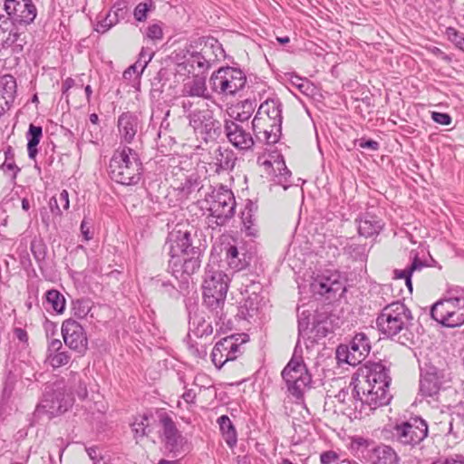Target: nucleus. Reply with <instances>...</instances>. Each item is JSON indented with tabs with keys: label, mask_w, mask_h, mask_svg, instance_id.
Listing matches in <instances>:
<instances>
[{
	"label": "nucleus",
	"mask_w": 464,
	"mask_h": 464,
	"mask_svg": "<svg viewBox=\"0 0 464 464\" xmlns=\"http://www.w3.org/2000/svg\"><path fill=\"white\" fill-rule=\"evenodd\" d=\"M389 370L382 362L360 367L352 377L353 402L355 418L369 415L377 408L389 403L392 396L388 391L391 383Z\"/></svg>",
	"instance_id": "1"
},
{
	"label": "nucleus",
	"mask_w": 464,
	"mask_h": 464,
	"mask_svg": "<svg viewBox=\"0 0 464 464\" xmlns=\"http://www.w3.org/2000/svg\"><path fill=\"white\" fill-rule=\"evenodd\" d=\"M169 266L176 278L189 276L200 267L202 255L198 231L194 227L178 229L169 234Z\"/></svg>",
	"instance_id": "2"
},
{
	"label": "nucleus",
	"mask_w": 464,
	"mask_h": 464,
	"mask_svg": "<svg viewBox=\"0 0 464 464\" xmlns=\"http://www.w3.org/2000/svg\"><path fill=\"white\" fill-rule=\"evenodd\" d=\"M222 57L224 50L217 39L192 41L176 53L178 72L204 75Z\"/></svg>",
	"instance_id": "3"
},
{
	"label": "nucleus",
	"mask_w": 464,
	"mask_h": 464,
	"mask_svg": "<svg viewBox=\"0 0 464 464\" xmlns=\"http://www.w3.org/2000/svg\"><path fill=\"white\" fill-rule=\"evenodd\" d=\"M376 325L382 334L389 338H397L403 345L413 343L414 334L411 330L413 316L401 302H393L384 306L376 319Z\"/></svg>",
	"instance_id": "4"
},
{
	"label": "nucleus",
	"mask_w": 464,
	"mask_h": 464,
	"mask_svg": "<svg viewBox=\"0 0 464 464\" xmlns=\"http://www.w3.org/2000/svg\"><path fill=\"white\" fill-rule=\"evenodd\" d=\"M228 281V276L223 271L208 267L205 272L202 285L204 303L213 313L219 331L231 325L230 320L227 318V312L224 311Z\"/></svg>",
	"instance_id": "5"
},
{
	"label": "nucleus",
	"mask_w": 464,
	"mask_h": 464,
	"mask_svg": "<svg viewBox=\"0 0 464 464\" xmlns=\"http://www.w3.org/2000/svg\"><path fill=\"white\" fill-rule=\"evenodd\" d=\"M110 175L117 183L137 184L141 175V163L137 153L129 147L115 151L110 161Z\"/></svg>",
	"instance_id": "6"
},
{
	"label": "nucleus",
	"mask_w": 464,
	"mask_h": 464,
	"mask_svg": "<svg viewBox=\"0 0 464 464\" xmlns=\"http://www.w3.org/2000/svg\"><path fill=\"white\" fill-rule=\"evenodd\" d=\"M208 203L207 223L212 229L225 226L234 216L236 199L232 190L219 186L212 190L207 199Z\"/></svg>",
	"instance_id": "7"
},
{
	"label": "nucleus",
	"mask_w": 464,
	"mask_h": 464,
	"mask_svg": "<svg viewBox=\"0 0 464 464\" xmlns=\"http://www.w3.org/2000/svg\"><path fill=\"white\" fill-rule=\"evenodd\" d=\"M289 392L296 399H301L305 389L309 387L312 377L303 359V350L297 342L292 358L282 371Z\"/></svg>",
	"instance_id": "8"
},
{
	"label": "nucleus",
	"mask_w": 464,
	"mask_h": 464,
	"mask_svg": "<svg viewBox=\"0 0 464 464\" xmlns=\"http://www.w3.org/2000/svg\"><path fill=\"white\" fill-rule=\"evenodd\" d=\"M211 90L223 96H235L246 84L245 72L236 67H220L209 78Z\"/></svg>",
	"instance_id": "9"
},
{
	"label": "nucleus",
	"mask_w": 464,
	"mask_h": 464,
	"mask_svg": "<svg viewBox=\"0 0 464 464\" xmlns=\"http://www.w3.org/2000/svg\"><path fill=\"white\" fill-rule=\"evenodd\" d=\"M431 317L447 327L464 324V291L459 296H452L436 302L430 309Z\"/></svg>",
	"instance_id": "10"
},
{
	"label": "nucleus",
	"mask_w": 464,
	"mask_h": 464,
	"mask_svg": "<svg viewBox=\"0 0 464 464\" xmlns=\"http://www.w3.org/2000/svg\"><path fill=\"white\" fill-rule=\"evenodd\" d=\"M371 351V342L363 333L356 334L349 345L340 344L336 349V359L339 362L350 365L361 363Z\"/></svg>",
	"instance_id": "11"
},
{
	"label": "nucleus",
	"mask_w": 464,
	"mask_h": 464,
	"mask_svg": "<svg viewBox=\"0 0 464 464\" xmlns=\"http://www.w3.org/2000/svg\"><path fill=\"white\" fill-rule=\"evenodd\" d=\"M428 435V424L420 418H411L407 421L396 424L393 429V438L402 445L414 446L422 441Z\"/></svg>",
	"instance_id": "12"
},
{
	"label": "nucleus",
	"mask_w": 464,
	"mask_h": 464,
	"mask_svg": "<svg viewBox=\"0 0 464 464\" xmlns=\"http://www.w3.org/2000/svg\"><path fill=\"white\" fill-rule=\"evenodd\" d=\"M42 407L52 416L68 411L73 403L72 394L67 392L63 382H56L50 390H45Z\"/></svg>",
	"instance_id": "13"
},
{
	"label": "nucleus",
	"mask_w": 464,
	"mask_h": 464,
	"mask_svg": "<svg viewBox=\"0 0 464 464\" xmlns=\"http://www.w3.org/2000/svg\"><path fill=\"white\" fill-rule=\"evenodd\" d=\"M5 11L14 24H30L37 15V8L33 0H5Z\"/></svg>",
	"instance_id": "14"
},
{
	"label": "nucleus",
	"mask_w": 464,
	"mask_h": 464,
	"mask_svg": "<svg viewBox=\"0 0 464 464\" xmlns=\"http://www.w3.org/2000/svg\"><path fill=\"white\" fill-rule=\"evenodd\" d=\"M61 331L64 343L70 349L80 353L87 350L88 339L86 333L77 321L72 318L63 321Z\"/></svg>",
	"instance_id": "15"
},
{
	"label": "nucleus",
	"mask_w": 464,
	"mask_h": 464,
	"mask_svg": "<svg viewBox=\"0 0 464 464\" xmlns=\"http://www.w3.org/2000/svg\"><path fill=\"white\" fill-rule=\"evenodd\" d=\"M252 130L255 135L256 141L264 144H275L281 136L282 122L263 119L259 116H255L252 121Z\"/></svg>",
	"instance_id": "16"
},
{
	"label": "nucleus",
	"mask_w": 464,
	"mask_h": 464,
	"mask_svg": "<svg viewBox=\"0 0 464 464\" xmlns=\"http://www.w3.org/2000/svg\"><path fill=\"white\" fill-rule=\"evenodd\" d=\"M188 120L194 131L201 135L205 140L213 138V134H216L217 129L219 128V122L214 120L212 113L208 110L191 111Z\"/></svg>",
	"instance_id": "17"
},
{
	"label": "nucleus",
	"mask_w": 464,
	"mask_h": 464,
	"mask_svg": "<svg viewBox=\"0 0 464 464\" xmlns=\"http://www.w3.org/2000/svg\"><path fill=\"white\" fill-rule=\"evenodd\" d=\"M224 130L228 141L240 150L252 149L256 139L246 130L242 123L235 121H225Z\"/></svg>",
	"instance_id": "18"
},
{
	"label": "nucleus",
	"mask_w": 464,
	"mask_h": 464,
	"mask_svg": "<svg viewBox=\"0 0 464 464\" xmlns=\"http://www.w3.org/2000/svg\"><path fill=\"white\" fill-rule=\"evenodd\" d=\"M310 287L314 295H327V298H330L332 295L343 290V283L340 280V275L329 271L318 275L314 278Z\"/></svg>",
	"instance_id": "19"
},
{
	"label": "nucleus",
	"mask_w": 464,
	"mask_h": 464,
	"mask_svg": "<svg viewBox=\"0 0 464 464\" xmlns=\"http://www.w3.org/2000/svg\"><path fill=\"white\" fill-rule=\"evenodd\" d=\"M160 422L163 430L164 441L170 450L179 449L184 442V438L176 427L175 422L166 413L161 414Z\"/></svg>",
	"instance_id": "20"
},
{
	"label": "nucleus",
	"mask_w": 464,
	"mask_h": 464,
	"mask_svg": "<svg viewBox=\"0 0 464 464\" xmlns=\"http://www.w3.org/2000/svg\"><path fill=\"white\" fill-rule=\"evenodd\" d=\"M181 95L183 97H197L209 100L211 94L207 88L206 77L200 74L192 75V78L184 82Z\"/></svg>",
	"instance_id": "21"
},
{
	"label": "nucleus",
	"mask_w": 464,
	"mask_h": 464,
	"mask_svg": "<svg viewBox=\"0 0 464 464\" xmlns=\"http://www.w3.org/2000/svg\"><path fill=\"white\" fill-rule=\"evenodd\" d=\"M20 34L14 23L0 14V52L12 47L18 42Z\"/></svg>",
	"instance_id": "22"
},
{
	"label": "nucleus",
	"mask_w": 464,
	"mask_h": 464,
	"mask_svg": "<svg viewBox=\"0 0 464 464\" xmlns=\"http://www.w3.org/2000/svg\"><path fill=\"white\" fill-rule=\"evenodd\" d=\"M358 233L364 237L377 236L382 228V222L378 217L366 213L357 219Z\"/></svg>",
	"instance_id": "23"
},
{
	"label": "nucleus",
	"mask_w": 464,
	"mask_h": 464,
	"mask_svg": "<svg viewBox=\"0 0 464 464\" xmlns=\"http://www.w3.org/2000/svg\"><path fill=\"white\" fill-rule=\"evenodd\" d=\"M118 128L123 141L130 143L137 133V117L130 112L122 113L118 119Z\"/></svg>",
	"instance_id": "24"
},
{
	"label": "nucleus",
	"mask_w": 464,
	"mask_h": 464,
	"mask_svg": "<svg viewBox=\"0 0 464 464\" xmlns=\"http://www.w3.org/2000/svg\"><path fill=\"white\" fill-rule=\"evenodd\" d=\"M153 53L142 48L140 59L123 72V79L128 82H136L143 72L147 63L152 59Z\"/></svg>",
	"instance_id": "25"
},
{
	"label": "nucleus",
	"mask_w": 464,
	"mask_h": 464,
	"mask_svg": "<svg viewBox=\"0 0 464 464\" xmlns=\"http://www.w3.org/2000/svg\"><path fill=\"white\" fill-rule=\"evenodd\" d=\"M255 116L263 119L282 122V105L277 99H268L262 102Z\"/></svg>",
	"instance_id": "26"
},
{
	"label": "nucleus",
	"mask_w": 464,
	"mask_h": 464,
	"mask_svg": "<svg viewBox=\"0 0 464 464\" xmlns=\"http://www.w3.org/2000/svg\"><path fill=\"white\" fill-rule=\"evenodd\" d=\"M372 464H399L397 453L390 446L376 447L371 457Z\"/></svg>",
	"instance_id": "27"
},
{
	"label": "nucleus",
	"mask_w": 464,
	"mask_h": 464,
	"mask_svg": "<svg viewBox=\"0 0 464 464\" xmlns=\"http://www.w3.org/2000/svg\"><path fill=\"white\" fill-rule=\"evenodd\" d=\"M256 108V103L252 100H245L238 102L232 110L231 121H237L239 123H245L247 121Z\"/></svg>",
	"instance_id": "28"
},
{
	"label": "nucleus",
	"mask_w": 464,
	"mask_h": 464,
	"mask_svg": "<svg viewBox=\"0 0 464 464\" xmlns=\"http://www.w3.org/2000/svg\"><path fill=\"white\" fill-rule=\"evenodd\" d=\"M227 349H233L231 337H225L215 344L211 353V360L217 368L220 369L227 362Z\"/></svg>",
	"instance_id": "29"
},
{
	"label": "nucleus",
	"mask_w": 464,
	"mask_h": 464,
	"mask_svg": "<svg viewBox=\"0 0 464 464\" xmlns=\"http://www.w3.org/2000/svg\"><path fill=\"white\" fill-rule=\"evenodd\" d=\"M17 84L14 76L5 74L0 77V98L11 105L15 98Z\"/></svg>",
	"instance_id": "30"
},
{
	"label": "nucleus",
	"mask_w": 464,
	"mask_h": 464,
	"mask_svg": "<svg viewBox=\"0 0 464 464\" xmlns=\"http://www.w3.org/2000/svg\"><path fill=\"white\" fill-rule=\"evenodd\" d=\"M218 423L223 439L229 448L236 446L237 435L231 420L227 415H222L218 419Z\"/></svg>",
	"instance_id": "31"
},
{
	"label": "nucleus",
	"mask_w": 464,
	"mask_h": 464,
	"mask_svg": "<svg viewBox=\"0 0 464 464\" xmlns=\"http://www.w3.org/2000/svg\"><path fill=\"white\" fill-rule=\"evenodd\" d=\"M43 137V128L34 124L29 125L28 131L26 132L27 139V151L31 160H34L37 155V146Z\"/></svg>",
	"instance_id": "32"
},
{
	"label": "nucleus",
	"mask_w": 464,
	"mask_h": 464,
	"mask_svg": "<svg viewBox=\"0 0 464 464\" xmlns=\"http://www.w3.org/2000/svg\"><path fill=\"white\" fill-rule=\"evenodd\" d=\"M425 266L424 263L418 258L417 256H414L411 264L404 269L394 270V277L401 278L405 280V284L409 288L410 292L412 291V284H411V276L416 271H420Z\"/></svg>",
	"instance_id": "33"
},
{
	"label": "nucleus",
	"mask_w": 464,
	"mask_h": 464,
	"mask_svg": "<svg viewBox=\"0 0 464 464\" xmlns=\"http://www.w3.org/2000/svg\"><path fill=\"white\" fill-rule=\"evenodd\" d=\"M262 164L266 168H272L274 172L277 170L278 174H275L277 179L276 182L282 185L285 189L288 187L286 182H288V179L291 177V172L283 160H275L274 164L269 160H265Z\"/></svg>",
	"instance_id": "34"
},
{
	"label": "nucleus",
	"mask_w": 464,
	"mask_h": 464,
	"mask_svg": "<svg viewBox=\"0 0 464 464\" xmlns=\"http://www.w3.org/2000/svg\"><path fill=\"white\" fill-rule=\"evenodd\" d=\"M237 158L229 149L219 148L216 152V161L218 169L222 170H232L235 167Z\"/></svg>",
	"instance_id": "35"
},
{
	"label": "nucleus",
	"mask_w": 464,
	"mask_h": 464,
	"mask_svg": "<svg viewBox=\"0 0 464 464\" xmlns=\"http://www.w3.org/2000/svg\"><path fill=\"white\" fill-rule=\"evenodd\" d=\"M93 307V302L89 298L76 299L72 302V313L78 319H85Z\"/></svg>",
	"instance_id": "36"
},
{
	"label": "nucleus",
	"mask_w": 464,
	"mask_h": 464,
	"mask_svg": "<svg viewBox=\"0 0 464 464\" xmlns=\"http://www.w3.org/2000/svg\"><path fill=\"white\" fill-rule=\"evenodd\" d=\"M440 390V383L436 377L432 374L427 373L421 376L420 381V391L424 396L431 397L436 394Z\"/></svg>",
	"instance_id": "37"
},
{
	"label": "nucleus",
	"mask_w": 464,
	"mask_h": 464,
	"mask_svg": "<svg viewBox=\"0 0 464 464\" xmlns=\"http://www.w3.org/2000/svg\"><path fill=\"white\" fill-rule=\"evenodd\" d=\"M50 208L53 214L61 216L62 210L69 208L70 200L67 190L63 189L59 195L53 197L50 199Z\"/></svg>",
	"instance_id": "38"
},
{
	"label": "nucleus",
	"mask_w": 464,
	"mask_h": 464,
	"mask_svg": "<svg viewBox=\"0 0 464 464\" xmlns=\"http://www.w3.org/2000/svg\"><path fill=\"white\" fill-rule=\"evenodd\" d=\"M46 300L56 313L62 314L64 311L65 298L59 291L54 289L47 291Z\"/></svg>",
	"instance_id": "39"
},
{
	"label": "nucleus",
	"mask_w": 464,
	"mask_h": 464,
	"mask_svg": "<svg viewBox=\"0 0 464 464\" xmlns=\"http://www.w3.org/2000/svg\"><path fill=\"white\" fill-rule=\"evenodd\" d=\"M227 262L230 268L236 271H239L246 266V262L239 257V252L236 246H229L227 248Z\"/></svg>",
	"instance_id": "40"
},
{
	"label": "nucleus",
	"mask_w": 464,
	"mask_h": 464,
	"mask_svg": "<svg viewBox=\"0 0 464 464\" xmlns=\"http://www.w3.org/2000/svg\"><path fill=\"white\" fill-rule=\"evenodd\" d=\"M149 424V418L146 415L135 417L131 423V428L137 440L148 435L150 432V430H148Z\"/></svg>",
	"instance_id": "41"
},
{
	"label": "nucleus",
	"mask_w": 464,
	"mask_h": 464,
	"mask_svg": "<svg viewBox=\"0 0 464 464\" xmlns=\"http://www.w3.org/2000/svg\"><path fill=\"white\" fill-rule=\"evenodd\" d=\"M5 160L4 163L1 165V169L5 173L12 172V179H14L17 176V173L20 171V169L16 166L14 160V150L11 147H8L6 150H5Z\"/></svg>",
	"instance_id": "42"
},
{
	"label": "nucleus",
	"mask_w": 464,
	"mask_h": 464,
	"mask_svg": "<svg viewBox=\"0 0 464 464\" xmlns=\"http://www.w3.org/2000/svg\"><path fill=\"white\" fill-rule=\"evenodd\" d=\"M46 360L53 368H59L68 364L71 360V354L63 350L55 353L47 354Z\"/></svg>",
	"instance_id": "43"
},
{
	"label": "nucleus",
	"mask_w": 464,
	"mask_h": 464,
	"mask_svg": "<svg viewBox=\"0 0 464 464\" xmlns=\"http://www.w3.org/2000/svg\"><path fill=\"white\" fill-rule=\"evenodd\" d=\"M257 295L247 298L241 306V314L246 319H252L258 314Z\"/></svg>",
	"instance_id": "44"
},
{
	"label": "nucleus",
	"mask_w": 464,
	"mask_h": 464,
	"mask_svg": "<svg viewBox=\"0 0 464 464\" xmlns=\"http://www.w3.org/2000/svg\"><path fill=\"white\" fill-rule=\"evenodd\" d=\"M242 222H243V226H244V230L246 232V234L247 236H251V237H254L256 235L257 233V228H256V226L255 224V218L252 214V210L249 208V209H245L243 212H242Z\"/></svg>",
	"instance_id": "45"
},
{
	"label": "nucleus",
	"mask_w": 464,
	"mask_h": 464,
	"mask_svg": "<svg viewBox=\"0 0 464 464\" xmlns=\"http://www.w3.org/2000/svg\"><path fill=\"white\" fill-rule=\"evenodd\" d=\"M117 24V14H112L111 12H109L105 16H102L101 20L98 21L95 26V31L104 34Z\"/></svg>",
	"instance_id": "46"
},
{
	"label": "nucleus",
	"mask_w": 464,
	"mask_h": 464,
	"mask_svg": "<svg viewBox=\"0 0 464 464\" xmlns=\"http://www.w3.org/2000/svg\"><path fill=\"white\" fill-rule=\"evenodd\" d=\"M152 0H147L143 3H140L134 9V18L139 22H143L147 19L148 12L152 8Z\"/></svg>",
	"instance_id": "47"
},
{
	"label": "nucleus",
	"mask_w": 464,
	"mask_h": 464,
	"mask_svg": "<svg viewBox=\"0 0 464 464\" xmlns=\"http://www.w3.org/2000/svg\"><path fill=\"white\" fill-rule=\"evenodd\" d=\"M445 34L449 41H450L456 47H458L462 39L464 38V33L457 30L454 27H447Z\"/></svg>",
	"instance_id": "48"
},
{
	"label": "nucleus",
	"mask_w": 464,
	"mask_h": 464,
	"mask_svg": "<svg viewBox=\"0 0 464 464\" xmlns=\"http://www.w3.org/2000/svg\"><path fill=\"white\" fill-rule=\"evenodd\" d=\"M431 464H464V455L453 454L447 457H440Z\"/></svg>",
	"instance_id": "49"
},
{
	"label": "nucleus",
	"mask_w": 464,
	"mask_h": 464,
	"mask_svg": "<svg viewBox=\"0 0 464 464\" xmlns=\"http://www.w3.org/2000/svg\"><path fill=\"white\" fill-rule=\"evenodd\" d=\"M146 37L151 41H160L163 37L162 28L159 24H153L148 26Z\"/></svg>",
	"instance_id": "50"
},
{
	"label": "nucleus",
	"mask_w": 464,
	"mask_h": 464,
	"mask_svg": "<svg viewBox=\"0 0 464 464\" xmlns=\"http://www.w3.org/2000/svg\"><path fill=\"white\" fill-rule=\"evenodd\" d=\"M213 333V327L210 323L206 322L203 318H200L198 322V326L195 329V334L198 336H208Z\"/></svg>",
	"instance_id": "51"
},
{
	"label": "nucleus",
	"mask_w": 464,
	"mask_h": 464,
	"mask_svg": "<svg viewBox=\"0 0 464 464\" xmlns=\"http://www.w3.org/2000/svg\"><path fill=\"white\" fill-rule=\"evenodd\" d=\"M72 382L74 384H77V388H75L76 395L81 399L84 400L88 395V391L85 383H83L78 374L72 375Z\"/></svg>",
	"instance_id": "52"
},
{
	"label": "nucleus",
	"mask_w": 464,
	"mask_h": 464,
	"mask_svg": "<svg viewBox=\"0 0 464 464\" xmlns=\"http://www.w3.org/2000/svg\"><path fill=\"white\" fill-rule=\"evenodd\" d=\"M31 251L37 262H41L45 258V247L43 244L33 242L31 244Z\"/></svg>",
	"instance_id": "53"
},
{
	"label": "nucleus",
	"mask_w": 464,
	"mask_h": 464,
	"mask_svg": "<svg viewBox=\"0 0 464 464\" xmlns=\"http://www.w3.org/2000/svg\"><path fill=\"white\" fill-rule=\"evenodd\" d=\"M431 119L439 124L450 125L451 123V117L448 113L433 111L431 113Z\"/></svg>",
	"instance_id": "54"
},
{
	"label": "nucleus",
	"mask_w": 464,
	"mask_h": 464,
	"mask_svg": "<svg viewBox=\"0 0 464 464\" xmlns=\"http://www.w3.org/2000/svg\"><path fill=\"white\" fill-rule=\"evenodd\" d=\"M229 337H231V343H233V349L227 350V354H226L227 362L233 361V360L237 359V354L240 353V344H238L237 343V340H235L233 335H230Z\"/></svg>",
	"instance_id": "55"
},
{
	"label": "nucleus",
	"mask_w": 464,
	"mask_h": 464,
	"mask_svg": "<svg viewBox=\"0 0 464 464\" xmlns=\"http://www.w3.org/2000/svg\"><path fill=\"white\" fill-rule=\"evenodd\" d=\"M338 456L334 451H326L321 455L322 464H337Z\"/></svg>",
	"instance_id": "56"
},
{
	"label": "nucleus",
	"mask_w": 464,
	"mask_h": 464,
	"mask_svg": "<svg viewBox=\"0 0 464 464\" xmlns=\"http://www.w3.org/2000/svg\"><path fill=\"white\" fill-rule=\"evenodd\" d=\"M63 350V343L59 339H53L48 343L47 354L55 353Z\"/></svg>",
	"instance_id": "57"
},
{
	"label": "nucleus",
	"mask_w": 464,
	"mask_h": 464,
	"mask_svg": "<svg viewBox=\"0 0 464 464\" xmlns=\"http://www.w3.org/2000/svg\"><path fill=\"white\" fill-rule=\"evenodd\" d=\"M358 144L362 149H369L372 150H377L379 149V143L373 140H365L361 139L358 140Z\"/></svg>",
	"instance_id": "58"
},
{
	"label": "nucleus",
	"mask_w": 464,
	"mask_h": 464,
	"mask_svg": "<svg viewBox=\"0 0 464 464\" xmlns=\"http://www.w3.org/2000/svg\"><path fill=\"white\" fill-rule=\"evenodd\" d=\"M126 6L124 4L117 3L113 5L112 9L110 11L112 14H117V19L120 20V16H123L125 14Z\"/></svg>",
	"instance_id": "59"
},
{
	"label": "nucleus",
	"mask_w": 464,
	"mask_h": 464,
	"mask_svg": "<svg viewBox=\"0 0 464 464\" xmlns=\"http://www.w3.org/2000/svg\"><path fill=\"white\" fill-rule=\"evenodd\" d=\"M197 392L194 389H189L185 392L182 398L187 403H193L195 401Z\"/></svg>",
	"instance_id": "60"
},
{
	"label": "nucleus",
	"mask_w": 464,
	"mask_h": 464,
	"mask_svg": "<svg viewBox=\"0 0 464 464\" xmlns=\"http://www.w3.org/2000/svg\"><path fill=\"white\" fill-rule=\"evenodd\" d=\"M75 82L72 78H67L63 82L62 86V91L63 95H67V92L74 85Z\"/></svg>",
	"instance_id": "61"
},
{
	"label": "nucleus",
	"mask_w": 464,
	"mask_h": 464,
	"mask_svg": "<svg viewBox=\"0 0 464 464\" xmlns=\"http://www.w3.org/2000/svg\"><path fill=\"white\" fill-rule=\"evenodd\" d=\"M88 455L94 461V464H105L102 459H96L97 458V450L93 448L87 449Z\"/></svg>",
	"instance_id": "62"
},
{
	"label": "nucleus",
	"mask_w": 464,
	"mask_h": 464,
	"mask_svg": "<svg viewBox=\"0 0 464 464\" xmlns=\"http://www.w3.org/2000/svg\"><path fill=\"white\" fill-rule=\"evenodd\" d=\"M81 232L84 237L85 240H90L92 239V235L90 234V231H89V227L87 226L86 222L83 220L81 224Z\"/></svg>",
	"instance_id": "63"
},
{
	"label": "nucleus",
	"mask_w": 464,
	"mask_h": 464,
	"mask_svg": "<svg viewBox=\"0 0 464 464\" xmlns=\"http://www.w3.org/2000/svg\"><path fill=\"white\" fill-rule=\"evenodd\" d=\"M198 187L196 179L192 182L191 179H188L185 183V186L182 188V190H186L187 193H190L192 190L196 189Z\"/></svg>",
	"instance_id": "64"
}]
</instances>
